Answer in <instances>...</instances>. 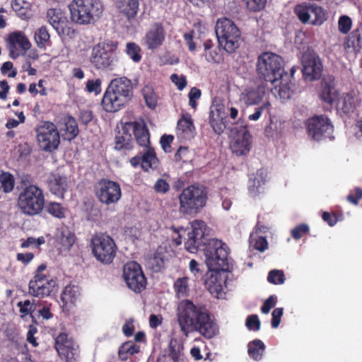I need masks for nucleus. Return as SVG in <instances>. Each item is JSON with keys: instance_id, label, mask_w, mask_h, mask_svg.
<instances>
[{"instance_id": "f257e3e1", "label": "nucleus", "mask_w": 362, "mask_h": 362, "mask_svg": "<svg viewBox=\"0 0 362 362\" xmlns=\"http://www.w3.org/2000/svg\"><path fill=\"white\" fill-rule=\"evenodd\" d=\"M177 316L180 330L185 337L195 331L206 339H211L218 333V325L204 305L182 300L178 304Z\"/></svg>"}, {"instance_id": "f03ea898", "label": "nucleus", "mask_w": 362, "mask_h": 362, "mask_svg": "<svg viewBox=\"0 0 362 362\" xmlns=\"http://www.w3.org/2000/svg\"><path fill=\"white\" fill-rule=\"evenodd\" d=\"M133 96L130 79L123 76L112 79L102 99L101 105L107 112H116L124 107Z\"/></svg>"}, {"instance_id": "7ed1b4c3", "label": "nucleus", "mask_w": 362, "mask_h": 362, "mask_svg": "<svg viewBox=\"0 0 362 362\" xmlns=\"http://www.w3.org/2000/svg\"><path fill=\"white\" fill-rule=\"evenodd\" d=\"M118 42L105 40L95 45L90 52L89 62L98 71H112L119 62Z\"/></svg>"}, {"instance_id": "20e7f679", "label": "nucleus", "mask_w": 362, "mask_h": 362, "mask_svg": "<svg viewBox=\"0 0 362 362\" xmlns=\"http://www.w3.org/2000/svg\"><path fill=\"white\" fill-rule=\"evenodd\" d=\"M208 199L206 187L199 183L189 185L178 196L179 212L182 215H196L206 206Z\"/></svg>"}, {"instance_id": "39448f33", "label": "nucleus", "mask_w": 362, "mask_h": 362, "mask_svg": "<svg viewBox=\"0 0 362 362\" xmlns=\"http://www.w3.org/2000/svg\"><path fill=\"white\" fill-rule=\"evenodd\" d=\"M70 18L78 25L95 23L103 11L100 0H73L69 5Z\"/></svg>"}, {"instance_id": "423d86ee", "label": "nucleus", "mask_w": 362, "mask_h": 362, "mask_svg": "<svg viewBox=\"0 0 362 362\" xmlns=\"http://www.w3.org/2000/svg\"><path fill=\"white\" fill-rule=\"evenodd\" d=\"M206 258V264L209 271H224L228 268L229 247L223 241L212 238L209 239L202 246Z\"/></svg>"}, {"instance_id": "0eeeda50", "label": "nucleus", "mask_w": 362, "mask_h": 362, "mask_svg": "<svg viewBox=\"0 0 362 362\" xmlns=\"http://www.w3.org/2000/svg\"><path fill=\"white\" fill-rule=\"evenodd\" d=\"M283 59L281 56L270 52H264L257 57V73L261 79L277 83L284 77V69Z\"/></svg>"}, {"instance_id": "6e6552de", "label": "nucleus", "mask_w": 362, "mask_h": 362, "mask_svg": "<svg viewBox=\"0 0 362 362\" xmlns=\"http://www.w3.org/2000/svg\"><path fill=\"white\" fill-rule=\"evenodd\" d=\"M215 32L220 45L227 52L233 53L239 47L240 31L231 20L227 18L218 19Z\"/></svg>"}, {"instance_id": "1a4fd4ad", "label": "nucleus", "mask_w": 362, "mask_h": 362, "mask_svg": "<svg viewBox=\"0 0 362 362\" xmlns=\"http://www.w3.org/2000/svg\"><path fill=\"white\" fill-rule=\"evenodd\" d=\"M18 206L23 214L29 216L40 213L45 206L42 190L35 185L25 187L18 195Z\"/></svg>"}, {"instance_id": "9d476101", "label": "nucleus", "mask_w": 362, "mask_h": 362, "mask_svg": "<svg viewBox=\"0 0 362 362\" xmlns=\"http://www.w3.org/2000/svg\"><path fill=\"white\" fill-rule=\"evenodd\" d=\"M90 246L93 256L103 264H111L116 257L117 247L114 239L109 235H94L91 238Z\"/></svg>"}, {"instance_id": "9b49d317", "label": "nucleus", "mask_w": 362, "mask_h": 362, "mask_svg": "<svg viewBox=\"0 0 362 362\" xmlns=\"http://www.w3.org/2000/svg\"><path fill=\"white\" fill-rule=\"evenodd\" d=\"M47 265L41 264L34 272L28 284V293L33 297L43 298L50 296L56 286V281L45 273Z\"/></svg>"}, {"instance_id": "f8f14e48", "label": "nucleus", "mask_w": 362, "mask_h": 362, "mask_svg": "<svg viewBox=\"0 0 362 362\" xmlns=\"http://www.w3.org/2000/svg\"><path fill=\"white\" fill-rule=\"evenodd\" d=\"M39 147L45 152H53L60 144V134L57 126L49 121H41L35 128Z\"/></svg>"}, {"instance_id": "ddd939ff", "label": "nucleus", "mask_w": 362, "mask_h": 362, "mask_svg": "<svg viewBox=\"0 0 362 362\" xmlns=\"http://www.w3.org/2000/svg\"><path fill=\"white\" fill-rule=\"evenodd\" d=\"M307 133L314 141H321L334 139V126L330 119L325 115H315L305 122Z\"/></svg>"}, {"instance_id": "4468645a", "label": "nucleus", "mask_w": 362, "mask_h": 362, "mask_svg": "<svg viewBox=\"0 0 362 362\" xmlns=\"http://www.w3.org/2000/svg\"><path fill=\"white\" fill-rule=\"evenodd\" d=\"M94 193L99 202L107 206L117 203L122 197L119 184L105 178L99 180L95 184Z\"/></svg>"}, {"instance_id": "2eb2a0df", "label": "nucleus", "mask_w": 362, "mask_h": 362, "mask_svg": "<svg viewBox=\"0 0 362 362\" xmlns=\"http://www.w3.org/2000/svg\"><path fill=\"white\" fill-rule=\"evenodd\" d=\"M123 277L127 286L136 293L141 292L146 285V279L139 264L127 262L123 268Z\"/></svg>"}, {"instance_id": "dca6fc26", "label": "nucleus", "mask_w": 362, "mask_h": 362, "mask_svg": "<svg viewBox=\"0 0 362 362\" xmlns=\"http://www.w3.org/2000/svg\"><path fill=\"white\" fill-rule=\"evenodd\" d=\"M303 65V74L310 81L318 80L320 78L323 67L319 55L313 49H308L305 51L301 57Z\"/></svg>"}, {"instance_id": "f3484780", "label": "nucleus", "mask_w": 362, "mask_h": 362, "mask_svg": "<svg viewBox=\"0 0 362 362\" xmlns=\"http://www.w3.org/2000/svg\"><path fill=\"white\" fill-rule=\"evenodd\" d=\"M54 348L62 360L76 362L78 357V346L66 333H59L54 339Z\"/></svg>"}, {"instance_id": "a211bd4d", "label": "nucleus", "mask_w": 362, "mask_h": 362, "mask_svg": "<svg viewBox=\"0 0 362 362\" xmlns=\"http://www.w3.org/2000/svg\"><path fill=\"white\" fill-rule=\"evenodd\" d=\"M234 137L230 142V148L237 156L246 155L249 153L252 145V136L246 125H240L233 129Z\"/></svg>"}, {"instance_id": "6ab92c4d", "label": "nucleus", "mask_w": 362, "mask_h": 362, "mask_svg": "<svg viewBox=\"0 0 362 362\" xmlns=\"http://www.w3.org/2000/svg\"><path fill=\"white\" fill-rule=\"evenodd\" d=\"M191 226L192 230L187 234L185 246L189 252L194 253L207 241L205 238L206 225L202 220H194L191 223Z\"/></svg>"}, {"instance_id": "aec40b11", "label": "nucleus", "mask_w": 362, "mask_h": 362, "mask_svg": "<svg viewBox=\"0 0 362 362\" xmlns=\"http://www.w3.org/2000/svg\"><path fill=\"white\" fill-rule=\"evenodd\" d=\"M131 124L125 122L115 137V149L127 154L134 148V141L131 134Z\"/></svg>"}, {"instance_id": "412c9836", "label": "nucleus", "mask_w": 362, "mask_h": 362, "mask_svg": "<svg viewBox=\"0 0 362 362\" xmlns=\"http://www.w3.org/2000/svg\"><path fill=\"white\" fill-rule=\"evenodd\" d=\"M165 38L164 28L160 23H155L146 33L144 44L148 49H155L161 46Z\"/></svg>"}, {"instance_id": "4be33fe9", "label": "nucleus", "mask_w": 362, "mask_h": 362, "mask_svg": "<svg viewBox=\"0 0 362 362\" xmlns=\"http://www.w3.org/2000/svg\"><path fill=\"white\" fill-rule=\"evenodd\" d=\"M47 18L49 24L59 35L66 33L68 19L65 13L60 8H49L47 12Z\"/></svg>"}, {"instance_id": "5701e85b", "label": "nucleus", "mask_w": 362, "mask_h": 362, "mask_svg": "<svg viewBox=\"0 0 362 362\" xmlns=\"http://www.w3.org/2000/svg\"><path fill=\"white\" fill-rule=\"evenodd\" d=\"M131 124V131H133L136 143L140 146L149 147L150 133L145 122L140 121L127 122Z\"/></svg>"}, {"instance_id": "b1692460", "label": "nucleus", "mask_w": 362, "mask_h": 362, "mask_svg": "<svg viewBox=\"0 0 362 362\" xmlns=\"http://www.w3.org/2000/svg\"><path fill=\"white\" fill-rule=\"evenodd\" d=\"M49 191L54 195L63 198L68 190V177L59 173H52L47 180Z\"/></svg>"}, {"instance_id": "393cba45", "label": "nucleus", "mask_w": 362, "mask_h": 362, "mask_svg": "<svg viewBox=\"0 0 362 362\" xmlns=\"http://www.w3.org/2000/svg\"><path fill=\"white\" fill-rule=\"evenodd\" d=\"M183 347L177 339H171L168 346L163 350V354L158 358L159 362H179L182 356Z\"/></svg>"}, {"instance_id": "a878e982", "label": "nucleus", "mask_w": 362, "mask_h": 362, "mask_svg": "<svg viewBox=\"0 0 362 362\" xmlns=\"http://www.w3.org/2000/svg\"><path fill=\"white\" fill-rule=\"evenodd\" d=\"M80 296L78 286L71 284L66 286L60 296L63 309L68 311L75 307L80 300Z\"/></svg>"}, {"instance_id": "bb28decb", "label": "nucleus", "mask_w": 362, "mask_h": 362, "mask_svg": "<svg viewBox=\"0 0 362 362\" xmlns=\"http://www.w3.org/2000/svg\"><path fill=\"white\" fill-rule=\"evenodd\" d=\"M59 131L64 140L71 141L74 139L79 133L78 123L74 117L68 116L64 118V122Z\"/></svg>"}, {"instance_id": "cd10ccee", "label": "nucleus", "mask_w": 362, "mask_h": 362, "mask_svg": "<svg viewBox=\"0 0 362 362\" xmlns=\"http://www.w3.org/2000/svg\"><path fill=\"white\" fill-rule=\"evenodd\" d=\"M209 124L215 133L221 134L226 127V117L219 109L210 111Z\"/></svg>"}, {"instance_id": "c85d7f7f", "label": "nucleus", "mask_w": 362, "mask_h": 362, "mask_svg": "<svg viewBox=\"0 0 362 362\" xmlns=\"http://www.w3.org/2000/svg\"><path fill=\"white\" fill-rule=\"evenodd\" d=\"M117 7L129 21L134 19L139 10V0H119Z\"/></svg>"}, {"instance_id": "c756f323", "label": "nucleus", "mask_w": 362, "mask_h": 362, "mask_svg": "<svg viewBox=\"0 0 362 362\" xmlns=\"http://www.w3.org/2000/svg\"><path fill=\"white\" fill-rule=\"evenodd\" d=\"M8 45L13 47H18L24 51L28 50L31 44L25 34L21 31H15L8 35Z\"/></svg>"}, {"instance_id": "7c9ffc66", "label": "nucleus", "mask_w": 362, "mask_h": 362, "mask_svg": "<svg viewBox=\"0 0 362 362\" xmlns=\"http://www.w3.org/2000/svg\"><path fill=\"white\" fill-rule=\"evenodd\" d=\"M57 241L64 250H70L76 242V235L68 228H62L57 235Z\"/></svg>"}, {"instance_id": "2f4dec72", "label": "nucleus", "mask_w": 362, "mask_h": 362, "mask_svg": "<svg viewBox=\"0 0 362 362\" xmlns=\"http://www.w3.org/2000/svg\"><path fill=\"white\" fill-rule=\"evenodd\" d=\"M320 98L325 103L332 105L338 98V94L332 81H323L320 92Z\"/></svg>"}, {"instance_id": "473e14b6", "label": "nucleus", "mask_w": 362, "mask_h": 362, "mask_svg": "<svg viewBox=\"0 0 362 362\" xmlns=\"http://www.w3.org/2000/svg\"><path fill=\"white\" fill-rule=\"evenodd\" d=\"M142 155V169L148 172L150 169H156L158 166L159 160L156 157V152L151 146Z\"/></svg>"}, {"instance_id": "72a5a7b5", "label": "nucleus", "mask_w": 362, "mask_h": 362, "mask_svg": "<svg viewBox=\"0 0 362 362\" xmlns=\"http://www.w3.org/2000/svg\"><path fill=\"white\" fill-rule=\"evenodd\" d=\"M140 351V346L132 341H127L123 343L118 349V357L119 360L124 361Z\"/></svg>"}, {"instance_id": "f704fd0d", "label": "nucleus", "mask_w": 362, "mask_h": 362, "mask_svg": "<svg viewBox=\"0 0 362 362\" xmlns=\"http://www.w3.org/2000/svg\"><path fill=\"white\" fill-rule=\"evenodd\" d=\"M266 346L263 341L256 339L250 341L247 345V353L249 356L256 361H260L265 351Z\"/></svg>"}, {"instance_id": "c9c22d12", "label": "nucleus", "mask_w": 362, "mask_h": 362, "mask_svg": "<svg viewBox=\"0 0 362 362\" xmlns=\"http://www.w3.org/2000/svg\"><path fill=\"white\" fill-rule=\"evenodd\" d=\"M264 94L265 88L264 86H258L256 88H250L246 92L245 103L249 105H256L262 100Z\"/></svg>"}, {"instance_id": "e433bc0d", "label": "nucleus", "mask_w": 362, "mask_h": 362, "mask_svg": "<svg viewBox=\"0 0 362 362\" xmlns=\"http://www.w3.org/2000/svg\"><path fill=\"white\" fill-rule=\"evenodd\" d=\"M177 130L183 134L182 137L190 139L193 137L195 127L190 117H182L177 122Z\"/></svg>"}, {"instance_id": "4c0bfd02", "label": "nucleus", "mask_w": 362, "mask_h": 362, "mask_svg": "<svg viewBox=\"0 0 362 362\" xmlns=\"http://www.w3.org/2000/svg\"><path fill=\"white\" fill-rule=\"evenodd\" d=\"M11 7L16 13L21 18H29L30 4L25 0H13Z\"/></svg>"}, {"instance_id": "58836bf2", "label": "nucleus", "mask_w": 362, "mask_h": 362, "mask_svg": "<svg viewBox=\"0 0 362 362\" xmlns=\"http://www.w3.org/2000/svg\"><path fill=\"white\" fill-rule=\"evenodd\" d=\"M141 93L146 106L151 110L155 109L157 106L158 96L153 87L151 86H145L142 88Z\"/></svg>"}, {"instance_id": "ea45409f", "label": "nucleus", "mask_w": 362, "mask_h": 362, "mask_svg": "<svg viewBox=\"0 0 362 362\" xmlns=\"http://www.w3.org/2000/svg\"><path fill=\"white\" fill-rule=\"evenodd\" d=\"M310 19L311 24L321 25L327 19V13L322 7L311 4Z\"/></svg>"}, {"instance_id": "a19ab883", "label": "nucleus", "mask_w": 362, "mask_h": 362, "mask_svg": "<svg viewBox=\"0 0 362 362\" xmlns=\"http://www.w3.org/2000/svg\"><path fill=\"white\" fill-rule=\"evenodd\" d=\"M15 185L13 175L8 172H3L0 174V189L5 193L11 192Z\"/></svg>"}, {"instance_id": "79ce46f5", "label": "nucleus", "mask_w": 362, "mask_h": 362, "mask_svg": "<svg viewBox=\"0 0 362 362\" xmlns=\"http://www.w3.org/2000/svg\"><path fill=\"white\" fill-rule=\"evenodd\" d=\"M294 12L303 23H307L310 19L311 4H298L294 8Z\"/></svg>"}, {"instance_id": "37998d69", "label": "nucleus", "mask_w": 362, "mask_h": 362, "mask_svg": "<svg viewBox=\"0 0 362 362\" xmlns=\"http://www.w3.org/2000/svg\"><path fill=\"white\" fill-rule=\"evenodd\" d=\"M46 211L52 216L62 219L66 216V209L60 203L50 202L46 206Z\"/></svg>"}, {"instance_id": "c03bdc74", "label": "nucleus", "mask_w": 362, "mask_h": 362, "mask_svg": "<svg viewBox=\"0 0 362 362\" xmlns=\"http://www.w3.org/2000/svg\"><path fill=\"white\" fill-rule=\"evenodd\" d=\"M49 38L50 35L46 26L40 27L35 33V40L39 47H44Z\"/></svg>"}, {"instance_id": "a18cd8bd", "label": "nucleus", "mask_w": 362, "mask_h": 362, "mask_svg": "<svg viewBox=\"0 0 362 362\" xmlns=\"http://www.w3.org/2000/svg\"><path fill=\"white\" fill-rule=\"evenodd\" d=\"M283 81L284 77L279 79L277 83L272 85L281 99H288L291 96V88L287 82L284 83Z\"/></svg>"}, {"instance_id": "49530a36", "label": "nucleus", "mask_w": 362, "mask_h": 362, "mask_svg": "<svg viewBox=\"0 0 362 362\" xmlns=\"http://www.w3.org/2000/svg\"><path fill=\"white\" fill-rule=\"evenodd\" d=\"M174 288L177 295L180 297L186 296L189 291L188 278L182 277L177 279L174 283Z\"/></svg>"}, {"instance_id": "de8ad7c7", "label": "nucleus", "mask_w": 362, "mask_h": 362, "mask_svg": "<svg viewBox=\"0 0 362 362\" xmlns=\"http://www.w3.org/2000/svg\"><path fill=\"white\" fill-rule=\"evenodd\" d=\"M127 55L134 62H139L141 59V48L135 42H128L126 45Z\"/></svg>"}, {"instance_id": "09e8293b", "label": "nucleus", "mask_w": 362, "mask_h": 362, "mask_svg": "<svg viewBox=\"0 0 362 362\" xmlns=\"http://www.w3.org/2000/svg\"><path fill=\"white\" fill-rule=\"evenodd\" d=\"M33 300V303L30 302V300H25L23 301H19L17 303L18 308H19L20 313L23 315V316L32 315L33 313L35 312L36 309L35 304Z\"/></svg>"}, {"instance_id": "8fccbe9b", "label": "nucleus", "mask_w": 362, "mask_h": 362, "mask_svg": "<svg viewBox=\"0 0 362 362\" xmlns=\"http://www.w3.org/2000/svg\"><path fill=\"white\" fill-rule=\"evenodd\" d=\"M267 280L273 284H282L285 281V276L283 271L274 269L269 272Z\"/></svg>"}, {"instance_id": "3c124183", "label": "nucleus", "mask_w": 362, "mask_h": 362, "mask_svg": "<svg viewBox=\"0 0 362 362\" xmlns=\"http://www.w3.org/2000/svg\"><path fill=\"white\" fill-rule=\"evenodd\" d=\"M149 263L151 264V267L154 272H160L165 265L163 254L161 252H156L154 254L153 257L150 259Z\"/></svg>"}, {"instance_id": "603ef678", "label": "nucleus", "mask_w": 362, "mask_h": 362, "mask_svg": "<svg viewBox=\"0 0 362 362\" xmlns=\"http://www.w3.org/2000/svg\"><path fill=\"white\" fill-rule=\"evenodd\" d=\"M248 10L252 12L260 11L264 8L267 0H244Z\"/></svg>"}, {"instance_id": "864d4df0", "label": "nucleus", "mask_w": 362, "mask_h": 362, "mask_svg": "<svg viewBox=\"0 0 362 362\" xmlns=\"http://www.w3.org/2000/svg\"><path fill=\"white\" fill-rule=\"evenodd\" d=\"M309 226L305 223H301L296 226L291 230V234L293 239L299 240L303 235L309 232Z\"/></svg>"}, {"instance_id": "5fc2aeb1", "label": "nucleus", "mask_w": 362, "mask_h": 362, "mask_svg": "<svg viewBox=\"0 0 362 362\" xmlns=\"http://www.w3.org/2000/svg\"><path fill=\"white\" fill-rule=\"evenodd\" d=\"M271 104L269 102L263 103L261 106L255 108V112L249 115L248 118L250 120L257 121L259 119L263 112L266 111L269 114Z\"/></svg>"}, {"instance_id": "6e6d98bb", "label": "nucleus", "mask_w": 362, "mask_h": 362, "mask_svg": "<svg viewBox=\"0 0 362 362\" xmlns=\"http://www.w3.org/2000/svg\"><path fill=\"white\" fill-rule=\"evenodd\" d=\"M102 81L100 78L88 80L86 89L89 93H95L96 95L101 92Z\"/></svg>"}, {"instance_id": "4d7b16f0", "label": "nucleus", "mask_w": 362, "mask_h": 362, "mask_svg": "<svg viewBox=\"0 0 362 362\" xmlns=\"http://www.w3.org/2000/svg\"><path fill=\"white\" fill-rule=\"evenodd\" d=\"M351 24L352 23L351 18L347 16H343L339 19V30L343 34H346L351 30Z\"/></svg>"}, {"instance_id": "13d9d810", "label": "nucleus", "mask_w": 362, "mask_h": 362, "mask_svg": "<svg viewBox=\"0 0 362 362\" xmlns=\"http://www.w3.org/2000/svg\"><path fill=\"white\" fill-rule=\"evenodd\" d=\"M245 325L250 330L259 331L260 329L261 322L257 315H251L247 317Z\"/></svg>"}, {"instance_id": "bf43d9fd", "label": "nucleus", "mask_w": 362, "mask_h": 362, "mask_svg": "<svg viewBox=\"0 0 362 362\" xmlns=\"http://www.w3.org/2000/svg\"><path fill=\"white\" fill-rule=\"evenodd\" d=\"M0 71L3 75H7L9 78H14L17 75V71L13 68V64L9 61L1 65Z\"/></svg>"}, {"instance_id": "052dcab7", "label": "nucleus", "mask_w": 362, "mask_h": 362, "mask_svg": "<svg viewBox=\"0 0 362 362\" xmlns=\"http://www.w3.org/2000/svg\"><path fill=\"white\" fill-rule=\"evenodd\" d=\"M361 199H362V189L360 187L354 188L346 197V200L354 205H358Z\"/></svg>"}, {"instance_id": "680f3d73", "label": "nucleus", "mask_w": 362, "mask_h": 362, "mask_svg": "<svg viewBox=\"0 0 362 362\" xmlns=\"http://www.w3.org/2000/svg\"><path fill=\"white\" fill-rule=\"evenodd\" d=\"M263 182L256 177L250 178L248 182V191L252 196H256L259 194V188Z\"/></svg>"}, {"instance_id": "e2e57ef3", "label": "nucleus", "mask_w": 362, "mask_h": 362, "mask_svg": "<svg viewBox=\"0 0 362 362\" xmlns=\"http://www.w3.org/2000/svg\"><path fill=\"white\" fill-rule=\"evenodd\" d=\"M252 243L253 244V247L255 250L262 252L265 251L268 247V242L266 238L262 236H259L257 238L252 239Z\"/></svg>"}, {"instance_id": "0e129e2a", "label": "nucleus", "mask_w": 362, "mask_h": 362, "mask_svg": "<svg viewBox=\"0 0 362 362\" xmlns=\"http://www.w3.org/2000/svg\"><path fill=\"white\" fill-rule=\"evenodd\" d=\"M170 79L180 90H183L187 86L186 77L183 75L179 76L177 74H173L170 76Z\"/></svg>"}, {"instance_id": "69168bd1", "label": "nucleus", "mask_w": 362, "mask_h": 362, "mask_svg": "<svg viewBox=\"0 0 362 362\" xmlns=\"http://www.w3.org/2000/svg\"><path fill=\"white\" fill-rule=\"evenodd\" d=\"M45 242V238L43 237H40L38 238L29 237L21 243V247L22 248H27L30 245H35L37 247L40 245L44 244Z\"/></svg>"}, {"instance_id": "338daca9", "label": "nucleus", "mask_w": 362, "mask_h": 362, "mask_svg": "<svg viewBox=\"0 0 362 362\" xmlns=\"http://www.w3.org/2000/svg\"><path fill=\"white\" fill-rule=\"evenodd\" d=\"M284 313V308H275L272 313V327L273 328H277L281 322V319Z\"/></svg>"}, {"instance_id": "774afa93", "label": "nucleus", "mask_w": 362, "mask_h": 362, "mask_svg": "<svg viewBox=\"0 0 362 362\" xmlns=\"http://www.w3.org/2000/svg\"><path fill=\"white\" fill-rule=\"evenodd\" d=\"M154 189L158 193L165 194L169 191L170 185L165 180L160 178L156 182Z\"/></svg>"}]
</instances>
